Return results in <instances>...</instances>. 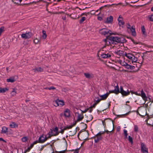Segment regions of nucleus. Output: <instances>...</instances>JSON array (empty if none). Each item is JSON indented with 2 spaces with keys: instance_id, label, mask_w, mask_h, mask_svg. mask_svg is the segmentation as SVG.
Returning a JSON list of instances; mask_svg holds the SVG:
<instances>
[{
  "instance_id": "nucleus-1",
  "label": "nucleus",
  "mask_w": 153,
  "mask_h": 153,
  "mask_svg": "<svg viewBox=\"0 0 153 153\" xmlns=\"http://www.w3.org/2000/svg\"><path fill=\"white\" fill-rule=\"evenodd\" d=\"M109 43H111L112 44H116L117 43H123L126 41V40L123 37H119L116 36H111L109 38Z\"/></svg>"
},
{
  "instance_id": "nucleus-2",
  "label": "nucleus",
  "mask_w": 153,
  "mask_h": 153,
  "mask_svg": "<svg viewBox=\"0 0 153 153\" xmlns=\"http://www.w3.org/2000/svg\"><path fill=\"white\" fill-rule=\"evenodd\" d=\"M125 55L127 58L131 60L132 63L135 62L137 60V58L133 54L126 53Z\"/></svg>"
},
{
  "instance_id": "nucleus-3",
  "label": "nucleus",
  "mask_w": 153,
  "mask_h": 153,
  "mask_svg": "<svg viewBox=\"0 0 153 153\" xmlns=\"http://www.w3.org/2000/svg\"><path fill=\"white\" fill-rule=\"evenodd\" d=\"M104 133V131H100L94 136L93 138L94 139V142L97 143L99 141L101 140L102 138L101 135Z\"/></svg>"
},
{
  "instance_id": "nucleus-4",
  "label": "nucleus",
  "mask_w": 153,
  "mask_h": 153,
  "mask_svg": "<svg viewBox=\"0 0 153 153\" xmlns=\"http://www.w3.org/2000/svg\"><path fill=\"white\" fill-rule=\"evenodd\" d=\"M99 32L102 35L108 36L111 34V31L106 28H103L99 30Z\"/></svg>"
},
{
  "instance_id": "nucleus-5",
  "label": "nucleus",
  "mask_w": 153,
  "mask_h": 153,
  "mask_svg": "<svg viewBox=\"0 0 153 153\" xmlns=\"http://www.w3.org/2000/svg\"><path fill=\"white\" fill-rule=\"evenodd\" d=\"M53 102L54 105L56 107L59 105L62 106L64 105V102L63 100H59L58 99L53 101Z\"/></svg>"
},
{
  "instance_id": "nucleus-6",
  "label": "nucleus",
  "mask_w": 153,
  "mask_h": 153,
  "mask_svg": "<svg viewBox=\"0 0 153 153\" xmlns=\"http://www.w3.org/2000/svg\"><path fill=\"white\" fill-rule=\"evenodd\" d=\"M32 36L33 34L31 32H28L22 34L21 35V37L23 39H27L30 38Z\"/></svg>"
},
{
  "instance_id": "nucleus-7",
  "label": "nucleus",
  "mask_w": 153,
  "mask_h": 153,
  "mask_svg": "<svg viewBox=\"0 0 153 153\" xmlns=\"http://www.w3.org/2000/svg\"><path fill=\"white\" fill-rule=\"evenodd\" d=\"M121 93L123 96H127L130 94V92L128 90H127V91L124 90L123 87L122 86L120 87V90H119V93Z\"/></svg>"
},
{
  "instance_id": "nucleus-8",
  "label": "nucleus",
  "mask_w": 153,
  "mask_h": 153,
  "mask_svg": "<svg viewBox=\"0 0 153 153\" xmlns=\"http://www.w3.org/2000/svg\"><path fill=\"white\" fill-rule=\"evenodd\" d=\"M48 139L46 136L42 134L41 135L39 138L38 140L40 143H43L46 141Z\"/></svg>"
},
{
  "instance_id": "nucleus-9",
  "label": "nucleus",
  "mask_w": 153,
  "mask_h": 153,
  "mask_svg": "<svg viewBox=\"0 0 153 153\" xmlns=\"http://www.w3.org/2000/svg\"><path fill=\"white\" fill-rule=\"evenodd\" d=\"M141 151L143 153H148V149L143 143H141Z\"/></svg>"
},
{
  "instance_id": "nucleus-10",
  "label": "nucleus",
  "mask_w": 153,
  "mask_h": 153,
  "mask_svg": "<svg viewBox=\"0 0 153 153\" xmlns=\"http://www.w3.org/2000/svg\"><path fill=\"white\" fill-rule=\"evenodd\" d=\"M112 93H114L116 94H117L119 93V87L117 85L115 86L114 90H110L109 91V93H108L109 94Z\"/></svg>"
},
{
  "instance_id": "nucleus-11",
  "label": "nucleus",
  "mask_w": 153,
  "mask_h": 153,
  "mask_svg": "<svg viewBox=\"0 0 153 153\" xmlns=\"http://www.w3.org/2000/svg\"><path fill=\"white\" fill-rule=\"evenodd\" d=\"M140 95L139 96H140L142 97L143 100H144L145 101H147V96L146 95V94L144 92L143 89H142L141 92H139Z\"/></svg>"
},
{
  "instance_id": "nucleus-12",
  "label": "nucleus",
  "mask_w": 153,
  "mask_h": 153,
  "mask_svg": "<svg viewBox=\"0 0 153 153\" xmlns=\"http://www.w3.org/2000/svg\"><path fill=\"white\" fill-rule=\"evenodd\" d=\"M113 18L112 16H110L109 17H107L105 20L104 21V22L105 23H112L113 21Z\"/></svg>"
},
{
  "instance_id": "nucleus-13",
  "label": "nucleus",
  "mask_w": 153,
  "mask_h": 153,
  "mask_svg": "<svg viewBox=\"0 0 153 153\" xmlns=\"http://www.w3.org/2000/svg\"><path fill=\"white\" fill-rule=\"evenodd\" d=\"M22 0H12V1L14 3H15L16 4L20 6H22L25 7L26 5H28V4H19V2L20 3L22 1Z\"/></svg>"
},
{
  "instance_id": "nucleus-14",
  "label": "nucleus",
  "mask_w": 153,
  "mask_h": 153,
  "mask_svg": "<svg viewBox=\"0 0 153 153\" xmlns=\"http://www.w3.org/2000/svg\"><path fill=\"white\" fill-rule=\"evenodd\" d=\"M78 115L77 117V119L74 122H76V123L77 122L79 121L82 120L84 117V116L83 114H79V113H77Z\"/></svg>"
},
{
  "instance_id": "nucleus-15",
  "label": "nucleus",
  "mask_w": 153,
  "mask_h": 153,
  "mask_svg": "<svg viewBox=\"0 0 153 153\" xmlns=\"http://www.w3.org/2000/svg\"><path fill=\"white\" fill-rule=\"evenodd\" d=\"M64 115L65 117H68L70 116V111L68 108H66L64 112Z\"/></svg>"
},
{
  "instance_id": "nucleus-16",
  "label": "nucleus",
  "mask_w": 153,
  "mask_h": 153,
  "mask_svg": "<svg viewBox=\"0 0 153 153\" xmlns=\"http://www.w3.org/2000/svg\"><path fill=\"white\" fill-rule=\"evenodd\" d=\"M131 31V34L132 36H136V33L135 30V27L134 26H132L131 28L129 29Z\"/></svg>"
},
{
  "instance_id": "nucleus-17",
  "label": "nucleus",
  "mask_w": 153,
  "mask_h": 153,
  "mask_svg": "<svg viewBox=\"0 0 153 153\" xmlns=\"http://www.w3.org/2000/svg\"><path fill=\"white\" fill-rule=\"evenodd\" d=\"M84 75L85 77L88 79H90L94 77V75L92 73H84Z\"/></svg>"
},
{
  "instance_id": "nucleus-18",
  "label": "nucleus",
  "mask_w": 153,
  "mask_h": 153,
  "mask_svg": "<svg viewBox=\"0 0 153 153\" xmlns=\"http://www.w3.org/2000/svg\"><path fill=\"white\" fill-rule=\"evenodd\" d=\"M43 69L41 67L36 68H35L32 70V71L34 72H40L43 71Z\"/></svg>"
},
{
  "instance_id": "nucleus-19",
  "label": "nucleus",
  "mask_w": 153,
  "mask_h": 153,
  "mask_svg": "<svg viewBox=\"0 0 153 153\" xmlns=\"http://www.w3.org/2000/svg\"><path fill=\"white\" fill-rule=\"evenodd\" d=\"M109 95V93H107L104 95H99V96L101 97L100 99L101 100H105L106 99Z\"/></svg>"
},
{
  "instance_id": "nucleus-20",
  "label": "nucleus",
  "mask_w": 153,
  "mask_h": 153,
  "mask_svg": "<svg viewBox=\"0 0 153 153\" xmlns=\"http://www.w3.org/2000/svg\"><path fill=\"white\" fill-rule=\"evenodd\" d=\"M101 57L104 59L108 58L111 56V55L108 54L103 53L101 55Z\"/></svg>"
},
{
  "instance_id": "nucleus-21",
  "label": "nucleus",
  "mask_w": 153,
  "mask_h": 153,
  "mask_svg": "<svg viewBox=\"0 0 153 153\" xmlns=\"http://www.w3.org/2000/svg\"><path fill=\"white\" fill-rule=\"evenodd\" d=\"M10 127L11 128H14L18 127V125L15 122H12L9 125Z\"/></svg>"
},
{
  "instance_id": "nucleus-22",
  "label": "nucleus",
  "mask_w": 153,
  "mask_h": 153,
  "mask_svg": "<svg viewBox=\"0 0 153 153\" xmlns=\"http://www.w3.org/2000/svg\"><path fill=\"white\" fill-rule=\"evenodd\" d=\"M52 131L55 133V134H54V136H57L59 134V132L58 131V128L57 127L53 128Z\"/></svg>"
},
{
  "instance_id": "nucleus-23",
  "label": "nucleus",
  "mask_w": 153,
  "mask_h": 153,
  "mask_svg": "<svg viewBox=\"0 0 153 153\" xmlns=\"http://www.w3.org/2000/svg\"><path fill=\"white\" fill-rule=\"evenodd\" d=\"M8 128L5 126H3L2 128L1 133L5 134L7 132Z\"/></svg>"
},
{
  "instance_id": "nucleus-24",
  "label": "nucleus",
  "mask_w": 153,
  "mask_h": 153,
  "mask_svg": "<svg viewBox=\"0 0 153 153\" xmlns=\"http://www.w3.org/2000/svg\"><path fill=\"white\" fill-rule=\"evenodd\" d=\"M6 81L8 82H15V80L14 77H10L9 79H7L6 80Z\"/></svg>"
},
{
  "instance_id": "nucleus-25",
  "label": "nucleus",
  "mask_w": 153,
  "mask_h": 153,
  "mask_svg": "<svg viewBox=\"0 0 153 153\" xmlns=\"http://www.w3.org/2000/svg\"><path fill=\"white\" fill-rule=\"evenodd\" d=\"M16 91L15 88H13L12 91L10 93L11 96L12 97H13L16 95Z\"/></svg>"
},
{
  "instance_id": "nucleus-26",
  "label": "nucleus",
  "mask_w": 153,
  "mask_h": 153,
  "mask_svg": "<svg viewBox=\"0 0 153 153\" xmlns=\"http://www.w3.org/2000/svg\"><path fill=\"white\" fill-rule=\"evenodd\" d=\"M123 134L124 136V139H127L128 136L127 131L125 129L123 130Z\"/></svg>"
},
{
  "instance_id": "nucleus-27",
  "label": "nucleus",
  "mask_w": 153,
  "mask_h": 153,
  "mask_svg": "<svg viewBox=\"0 0 153 153\" xmlns=\"http://www.w3.org/2000/svg\"><path fill=\"white\" fill-rule=\"evenodd\" d=\"M125 23L123 20H119L118 21V24L120 26L123 27V25H124Z\"/></svg>"
},
{
  "instance_id": "nucleus-28",
  "label": "nucleus",
  "mask_w": 153,
  "mask_h": 153,
  "mask_svg": "<svg viewBox=\"0 0 153 153\" xmlns=\"http://www.w3.org/2000/svg\"><path fill=\"white\" fill-rule=\"evenodd\" d=\"M8 89L7 88H0V93H4L6 92V91H7Z\"/></svg>"
},
{
  "instance_id": "nucleus-29",
  "label": "nucleus",
  "mask_w": 153,
  "mask_h": 153,
  "mask_svg": "<svg viewBox=\"0 0 153 153\" xmlns=\"http://www.w3.org/2000/svg\"><path fill=\"white\" fill-rule=\"evenodd\" d=\"M70 90V89L68 87H65L62 88V91H64L65 93L68 92Z\"/></svg>"
},
{
  "instance_id": "nucleus-30",
  "label": "nucleus",
  "mask_w": 153,
  "mask_h": 153,
  "mask_svg": "<svg viewBox=\"0 0 153 153\" xmlns=\"http://www.w3.org/2000/svg\"><path fill=\"white\" fill-rule=\"evenodd\" d=\"M115 53L119 56H121L123 55V52L122 51L119 50L117 51H115Z\"/></svg>"
},
{
  "instance_id": "nucleus-31",
  "label": "nucleus",
  "mask_w": 153,
  "mask_h": 153,
  "mask_svg": "<svg viewBox=\"0 0 153 153\" xmlns=\"http://www.w3.org/2000/svg\"><path fill=\"white\" fill-rule=\"evenodd\" d=\"M42 33H43V35L42 36V37L43 39H46L47 37V35L46 33V31L43 30L42 31Z\"/></svg>"
},
{
  "instance_id": "nucleus-32",
  "label": "nucleus",
  "mask_w": 153,
  "mask_h": 153,
  "mask_svg": "<svg viewBox=\"0 0 153 153\" xmlns=\"http://www.w3.org/2000/svg\"><path fill=\"white\" fill-rule=\"evenodd\" d=\"M22 141L23 142H26L28 140V138L26 137H23L21 139Z\"/></svg>"
},
{
  "instance_id": "nucleus-33",
  "label": "nucleus",
  "mask_w": 153,
  "mask_h": 153,
  "mask_svg": "<svg viewBox=\"0 0 153 153\" xmlns=\"http://www.w3.org/2000/svg\"><path fill=\"white\" fill-rule=\"evenodd\" d=\"M141 29L143 34H144L146 32V29L144 26H141Z\"/></svg>"
},
{
  "instance_id": "nucleus-34",
  "label": "nucleus",
  "mask_w": 153,
  "mask_h": 153,
  "mask_svg": "<svg viewBox=\"0 0 153 153\" xmlns=\"http://www.w3.org/2000/svg\"><path fill=\"white\" fill-rule=\"evenodd\" d=\"M86 18L84 17H82L81 19L79 21V23L80 24H81L85 20Z\"/></svg>"
},
{
  "instance_id": "nucleus-35",
  "label": "nucleus",
  "mask_w": 153,
  "mask_h": 153,
  "mask_svg": "<svg viewBox=\"0 0 153 153\" xmlns=\"http://www.w3.org/2000/svg\"><path fill=\"white\" fill-rule=\"evenodd\" d=\"M128 139L129 141L131 143V144L133 143V139L132 137H131L130 136H128Z\"/></svg>"
},
{
  "instance_id": "nucleus-36",
  "label": "nucleus",
  "mask_w": 153,
  "mask_h": 153,
  "mask_svg": "<svg viewBox=\"0 0 153 153\" xmlns=\"http://www.w3.org/2000/svg\"><path fill=\"white\" fill-rule=\"evenodd\" d=\"M97 98V100H94V103H96V105L99 103L101 100V99H100L99 98Z\"/></svg>"
},
{
  "instance_id": "nucleus-37",
  "label": "nucleus",
  "mask_w": 153,
  "mask_h": 153,
  "mask_svg": "<svg viewBox=\"0 0 153 153\" xmlns=\"http://www.w3.org/2000/svg\"><path fill=\"white\" fill-rule=\"evenodd\" d=\"M76 124V122H74V123H73L72 125H70L69 126H67L68 129H70L73 126H74Z\"/></svg>"
},
{
  "instance_id": "nucleus-38",
  "label": "nucleus",
  "mask_w": 153,
  "mask_h": 153,
  "mask_svg": "<svg viewBox=\"0 0 153 153\" xmlns=\"http://www.w3.org/2000/svg\"><path fill=\"white\" fill-rule=\"evenodd\" d=\"M149 20L151 21H153V14L149 16Z\"/></svg>"
},
{
  "instance_id": "nucleus-39",
  "label": "nucleus",
  "mask_w": 153,
  "mask_h": 153,
  "mask_svg": "<svg viewBox=\"0 0 153 153\" xmlns=\"http://www.w3.org/2000/svg\"><path fill=\"white\" fill-rule=\"evenodd\" d=\"M131 93L132 94H134L135 95H137V96H139V95H140L139 93H138V92H133L132 91H131Z\"/></svg>"
},
{
  "instance_id": "nucleus-40",
  "label": "nucleus",
  "mask_w": 153,
  "mask_h": 153,
  "mask_svg": "<svg viewBox=\"0 0 153 153\" xmlns=\"http://www.w3.org/2000/svg\"><path fill=\"white\" fill-rule=\"evenodd\" d=\"M134 131L136 132L138 131V127L137 125H135L134 126Z\"/></svg>"
},
{
  "instance_id": "nucleus-41",
  "label": "nucleus",
  "mask_w": 153,
  "mask_h": 153,
  "mask_svg": "<svg viewBox=\"0 0 153 153\" xmlns=\"http://www.w3.org/2000/svg\"><path fill=\"white\" fill-rule=\"evenodd\" d=\"M126 27L127 29H130L131 27L129 23H127L126 25Z\"/></svg>"
},
{
  "instance_id": "nucleus-42",
  "label": "nucleus",
  "mask_w": 153,
  "mask_h": 153,
  "mask_svg": "<svg viewBox=\"0 0 153 153\" xmlns=\"http://www.w3.org/2000/svg\"><path fill=\"white\" fill-rule=\"evenodd\" d=\"M127 63L126 62H125L123 61L121 63V64L122 66H125L127 64Z\"/></svg>"
},
{
  "instance_id": "nucleus-43",
  "label": "nucleus",
  "mask_w": 153,
  "mask_h": 153,
  "mask_svg": "<svg viewBox=\"0 0 153 153\" xmlns=\"http://www.w3.org/2000/svg\"><path fill=\"white\" fill-rule=\"evenodd\" d=\"M51 130V131H50L48 133V134L49 135H51V136H54V134H53V131L52 129Z\"/></svg>"
},
{
  "instance_id": "nucleus-44",
  "label": "nucleus",
  "mask_w": 153,
  "mask_h": 153,
  "mask_svg": "<svg viewBox=\"0 0 153 153\" xmlns=\"http://www.w3.org/2000/svg\"><path fill=\"white\" fill-rule=\"evenodd\" d=\"M65 150H63L62 151L59 152L56 151L55 152H56V153H65Z\"/></svg>"
},
{
  "instance_id": "nucleus-45",
  "label": "nucleus",
  "mask_w": 153,
  "mask_h": 153,
  "mask_svg": "<svg viewBox=\"0 0 153 153\" xmlns=\"http://www.w3.org/2000/svg\"><path fill=\"white\" fill-rule=\"evenodd\" d=\"M130 65L128 64L127 63L125 66V68L127 69H129L130 68Z\"/></svg>"
},
{
  "instance_id": "nucleus-46",
  "label": "nucleus",
  "mask_w": 153,
  "mask_h": 153,
  "mask_svg": "<svg viewBox=\"0 0 153 153\" xmlns=\"http://www.w3.org/2000/svg\"><path fill=\"white\" fill-rule=\"evenodd\" d=\"M119 20H123L122 17L121 15H120L119 16L117 20H118V22L119 21Z\"/></svg>"
},
{
  "instance_id": "nucleus-47",
  "label": "nucleus",
  "mask_w": 153,
  "mask_h": 153,
  "mask_svg": "<svg viewBox=\"0 0 153 153\" xmlns=\"http://www.w3.org/2000/svg\"><path fill=\"white\" fill-rule=\"evenodd\" d=\"M33 146L34 145L33 144V143L31 144L30 147H28V149H29V150H30V149L33 147Z\"/></svg>"
},
{
  "instance_id": "nucleus-48",
  "label": "nucleus",
  "mask_w": 153,
  "mask_h": 153,
  "mask_svg": "<svg viewBox=\"0 0 153 153\" xmlns=\"http://www.w3.org/2000/svg\"><path fill=\"white\" fill-rule=\"evenodd\" d=\"M109 36H108V37H107V39H104V42L106 43L107 42H108V40H109Z\"/></svg>"
},
{
  "instance_id": "nucleus-49",
  "label": "nucleus",
  "mask_w": 153,
  "mask_h": 153,
  "mask_svg": "<svg viewBox=\"0 0 153 153\" xmlns=\"http://www.w3.org/2000/svg\"><path fill=\"white\" fill-rule=\"evenodd\" d=\"M56 89L53 86L51 87H49V88L48 89L49 90H51V89L52 90H55Z\"/></svg>"
},
{
  "instance_id": "nucleus-50",
  "label": "nucleus",
  "mask_w": 153,
  "mask_h": 153,
  "mask_svg": "<svg viewBox=\"0 0 153 153\" xmlns=\"http://www.w3.org/2000/svg\"><path fill=\"white\" fill-rule=\"evenodd\" d=\"M120 126H118L117 128V132H119L120 131Z\"/></svg>"
},
{
  "instance_id": "nucleus-51",
  "label": "nucleus",
  "mask_w": 153,
  "mask_h": 153,
  "mask_svg": "<svg viewBox=\"0 0 153 153\" xmlns=\"http://www.w3.org/2000/svg\"><path fill=\"white\" fill-rule=\"evenodd\" d=\"M89 12L88 13H83L81 14V16H82L83 15H85L86 16H87V14H89Z\"/></svg>"
},
{
  "instance_id": "nucleus-52",
  "label": "nucleus",
  "mask_w": 153,
  "mask_h": 153,
  "mask_svg": "<svg viewBox=\"0 0 153 153\" xmlns=\"http://www.w3.org/2000/svg\"><path fill=\"white\" fill-rule=\"evenodd\" d=\"M89 109V108H87L85 109L84 111H82V114L83 113H85Z\"/></svg>"
},
{
  "instance_id": "nucleus-53",
  "label": "nucleus",
  "mask_w": 153,
  "mask_h": 153,
  "mask_svg": "<svg viewBox=\"0 0 153 153\" xmlns=\"http://www.w3.org/2000/svg\"><path fill=\"white\" fill-rule=\"evenodd\" d=\"M130 68L129 69H131V70L134 69V68H135V67L134 66H132V65H130Z\"/></svg>"
},
{
  "instance_id": "nucleus-54",
  "label": "nucleus",
  "mask_w": 153,
  "mask_h": 153,
  "mask_svg": "<svg viewBox=\"0 0 153 153\" xmlns=\"http://www.w3.org/2000/svg\"><path fill=\"white\" fill-rule=\"evenodd\" d=\"M37 143H39V140H36V141H34L33 143L34 145L35 144H37Z\"/></svg>"
},
{
  "instance_id": "nucleus-55",
  "label": "nucleus",
  "mask_w": 153,
  "mask_h": 153,
  "mask_svg": "<svg viewBox=\"0 0 153 153\" xmlns=\"http://www.w3.org/2000/svg\"><path fill=\"white\" fill-rule=\"evenodd\" d=\"M38 40L37 39H35L33 41V42L35 44H37V43H38Z\"/></svg>"
},
{
  "instance_id": "nucleus-56",
  "label": "nucleus",
  "mask_w": 153,
  "mask_h": 153,
  "mask_svg": "<svg viewBox=\"0 0 153 153\" xmlns=\"http://www.w3.org/2000/svg\"><path fill=\"white\" fill-rule=\"evenodd\" d=\"M96 105V103H94V104L92 105L90 107V108H95Z\"/></svg>"
},
{
  "instance_id": "nucleus-57",
  "label": "nucleus",
  "mask_w": 153,
  "mask_h": 153,
  "mask_svg": "<svg viewBox=\"0 0 153 153\" xmlns=\"http://www.w3.org/2000/svg\"><path fill=\"white\" fill-rule=\"evenodd\" d=\"M89 108V109L88 111L89 110V111L90 112V113L93 110L92 108H90V107L89 108Z\"/></svg>"
},
{
  "instance_id": "nucleus-58",
  "label": "nucleus",
  "mask_w": 153,
  "mask_h": 153,
  "mask_svg": "<svg viewBox=\"0 0 153 153\" xmlns=\"http://www.w3.org/2000/svg\"><path fill=\"white\" fill-rule=\"evenodd\" d=\"M97 19L100 21H101L102 20V18L100 16H98L97 17Z\"/></svg>"
},
{
  "instance_id": "nucleus-59",
  "label": "nucleus",
  "mask_w": 153,
  "mask_h": 153,
  "mask_svg": "<svg viewBox=\"0 0 153 153\" xmlns=\"http://www.w3.org/2000/svg\"><path fill=\"white\" fill-rule=\"evenodd\" d=\"M64 130L63 129H62L61 131L59 132V133H62V134H63L64 132Z\"/></svg>"
},
{
  "instance_id": "nucleus-60",
  "label": "nucleus",
  "mask_w": 153,
  "mask_h": 153,
  "mask_svg": "<svg viewBox=\"0 0 153 153\" xmlns=\"http://www.w3.org/2000/svg\"><path fill=\"white\" fill-rule=\"evenodd\" d=\"M0 141H3L4 142H6V141L5 140H4L2 138H0Z\"/></svg>"
},
{
  "instance_id": "nucleus-61",
  "label": "nucleus",
  "mask_w": 153,
  "mask_h": 153,
  "mask_svg": "<svg viewBox=\"0 0 153 153\" xmlns=\"http://www.w3.org/2000/svg\"><path fill=\"white\" fill-rule=\"evenodd\" d=\"M84 126L85 127L84 130H85L87 128V126L86 124H84Z\"/></svg>"
},
{
  "instance_id": "nucleus-62",
  "label": "nucleus",
  "mask_w": 153,
  "mask_h": 153,
  "mask_svg": "<svg viewBox=\"0 0 153 153\" xmlns=\"http://www.w3.org/2000/svg\"><path fill=\"white\" fill-rule=\"evenodd\" d=\"M67 129H68V127H67V126L65 127H64V128H63V129L64 130V131H65V130H66Z\"/></svg>"
},
{
  "instance_id": "nucleus-63",
  "label": "nucleus",
  "mask_w": 153,
  "mask_h": 153,
  "mask_svg": "<svg viewBox=\"0 0 153 153\" xmlns=\"http://www.w3.org/2000/svg\"><path fill=\"white\" fill-rule=\"evenodd\" d=\"M74 153H79V151L78 149L76 150Z\"/></svg>"
},
{
  "instance_id": "nucleus-64",
  "label": "nucleus",
  "mask_w": 153,
  "mask_h": 153,
  "mask_svg": "<svg viewBox=\"0 0 153 153\" xmlns=\"http://www.w3.org/2000/svg\"><path fill=\"white\" fill-rule=\"evenodd\" d=\"M118 62L120 64H121L122 62V60H121L120 59L119 60H118Z\"/></svg>"
}]
</instances>
